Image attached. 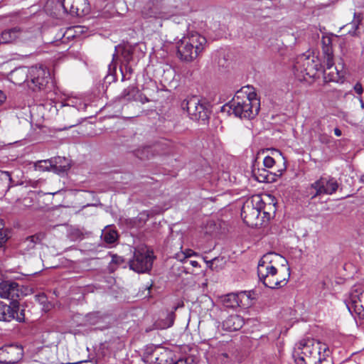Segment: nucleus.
I'll list each match as a JSON object with an SVG mask.
<instances>
[{
  "label": "nucleus",
  "instance_id": "1",
  "mask_svg": "<svg viewBox=\"0 0 364 364\" xmlns=\"http://www.w3.org/2000/svg\"><path fill=\"white\" fill-rule=\"evenodd\" d=\"M245 88L238 90L226 106H229L236 117L251 119L259 113V100L257 98V94L254 91L247 92Z\"/></svg>",
  "mask_w": 364,
  "mask_h": 364
},
{
  "label": "nucleus",
  "instance_id": "2",
  "mask_svg": "<svg viewBox=\"0 0 364 364\" xmlns=\"http://www.w3.org/2000/svg\"><path fill=\"white\" fill-rule=\"evenodd\" d=\"M329 351L325 343L313 338L301 340L298 343L297 350L293 353L296 364H316L321 357V353Z\"/></svg>",
  "mask_w": 364,
  "mask_h": 364
},
{
  "label": "nucleus",
  "instance_id": "3",
  "mask_svg": "<svg viewBox=\"0 0 364 364\" xmlns=\"http://www.w3.org/2000/svg\"><path fill=\"white\" fill-rule=\"evenodd\" d=\"M206 38L198 33L183 37L177 43V56L184 62H192L205 49Z\"/></svg>",
  "mask_w": 364,
  "mask_h": 364
},
{
  "label": "nucleus",
  "instance_id": "4",
  "mask_svg": "<svg viewBox=\"0 0 364 364\" xmlns=\"http://www.w3.org/2000/svg\"><path fill=\"white\" fill-rule=\"evenodd\" d=\"M181 108L186 110L191 119L202 124L209 123L211 114V105L209 102L200 100L198 96L187 97L181 102Z\"/></svg>",
  "mask_w": 364,
  "mask_h": 364
},
{
  "label": "nucleus",
  "instance_id": "5",
  "mask_svg": "<svg viewBox=\"0 0 364 364\" xmlns=\"http://www.w3.org/2000/svg\"><path fill=\"white\" fill-rule=\"evenodd\" d=\"M345 303L350 313L354 315L357 324L364 329V285H354Z\"/></svg>",
  "mask_w": 364,
  "mask_h": 364
},
{
  "label": "nucleus",
  "instance_id": "6",
  "mask_svg": "<svg viewBox=\"0 0 364 364\" xmlns=\"http://www.w3.org/2000/svg\"><path fill=\"white\" fill-rule=\"evenodd\" d=\"M262 197L255 195L247 199L241 210V217L245 224L249 227L260 226L264 222L261 216Z\"/></svg>",
  "mask_w": 364,
  "mask_h": 364
},
{
  "label": "nucleus",
  "instance_id": "7",
  "mask_svg": "<svg viewBox=\"0 0 364 364\" xmlns=\"http://www.w3.org/2000/svg\"><path fill=\"white\" fill-rule=\"evenodd\" d=\"M26 306L19 301H9V304L0 300V321L9 323L26 322Z\"/></svg>",
  "mask_w": 364,
  "mask_h": 364
},
{
  "label": "nucleus",
  "instance_id": "8",
  "mask_svg": "<svg viewBox=\"0 0 364 364\" xmlns=\"http://www.w3.org/2000/svg\"><path fill=\"white\" fill-rule=\"evenodd\" d=\"M279 255L273 252L264 255L259 261L257 266V275L259 281L270 289H274L276 267L272 264V257Z\"/></svg>",
  "mask_w": 364,
  "mask_h": 364
},
{
  "label": "nucleus",
  "instance_id": "9",
  "mask_svg": "<svg viewBox=\"0 0 364 364\" xmlns=\"http://www.w3.org/2000/svg\"><path fill=\"white\" fill-rule=\"evenodd\" d=\"M155 257L154 252L146 247L135 249L133 258L129 259L128 264L131 269L137 273H144L152 268Z\"/></svg>",
  "mask_w": 364,
  "mask_h": 364
},
{
  "label": "nucleus",
  "instance_id": "10",
  "mask_svg": "<svg viewBox=\"0 0 364 364\" xmlns=\"http://www.w3.org/2000/svg\"><path fill=\"white\" fill-rule=\"evenodd\" d=\"M28 86L33 91L45 90L52 83L49 70L43 65L30 68Z\"/></svg>",
  "mask_w": 364,
  "mask_h": 364
},
{
  "label": "nucleus",
  "instance_id": "11",
  "mask_svg": "<svg viewBox=\"0 0 364 364\" xmlns=\"http://www.w3.org/2000/svg\"><path fill=\"white\" fill-rule=\"evenodd\" d=\"M295 69L300 72L305 80L308 78H316L322 65L318 58L314 56H301L294 65Z\"/></svg>",
  "mask_w": 364,
  "mask_h": 364
},
{
  "label": "nucleus",
  "instance_id": "12",
  "mask_svg": "<svg viewBox=\"0 0 364 364\" xmlns=\"http://www.w3.org/2000/svg\"><path fill=\"white\" fill-rule=\"evenodd\" d=\"M339 183L336 179L332 176H321L314 183L310 186V189L315 192L311 193V199L322 195H332L338 189Z\"/></svg>",
  "mask_w": 364,
  "mask_h": 364
},
{
  "label": "nucleus",
  "instance_id": "13",
  "mask_svg": "<svg viewBox=\"0 0 364 364\" xmlns=\"http://www.w3.org/2000/svg\"><path fill=\"white\" fill-rule=\"evenodd\" d=\"M173 355V350L157 346L146 353L144 360L146 364H171Z\"/></svg>",
  "mask_w": 364,
  "mask_h": 364
},
{
  "label": "nucleus",
  "instance_id": "14",
  "mask_svg": "<svg viewBox=\"0 0 364 364\" xmlns=\"http://www.w3.org/2000/svg\"><path fill=\"white\" fill-rule=\"evenodd\" d=\"M23 355L21 346L16 345L4 346L0 348V363L3 364H15L20 361Z\"/></svg>",
  "mask_w": 364,
  "mask_h": 364
},
{
  "label": "nucleus",
  "instance_id": "15",
  "mask_svg": "<svg viewBox=\"0 0 364 364\" xmlns=\"http://www.w3.org/2000/svg\"><path fill=\"white\" fill-rule=\"evenodd\" d=\"M44 232H38L33 235L26 237L18 243V251L22 255H29L36 249V246L41 244L46 238Z\"/></svg>",
  "mask_w": 364,
  "mask_h": 364
},
{
  "label": "nucleus",
  "instance_id": "16",
  "mask_svg": "<svg viewBox=\"0 0 364 364\" xmlns=\"http://www.w3.org/2000/svg\"><path fill=\"white\" fill-rule=\"evenodd\" d=\"M22 291L17 282L2 281L0 282V297L9 299L10 301H18Z\"/></svg>",
  "mask_w": 364,
  "mask_h": 364
},
{
  "label": "nucleus",
  "instance_id": "17",
  "mask_svg": "<svg viewBox=\"0 0 364 364\" xmlns=\"http://www.w3.org/2000/svg\"><path fill=\"white\" fill-rule=\"evenodd\" d=\"M63 160V158L60 156H58L54 159V161L52 160H44L40 161L35 164V169L40 171H45L49 170V167L53 168L56 172H65L69 168V164L66 165H58L60 164ZM63 160L65 161V159L63 158Z\"/></svg>",
  "mask_w": 364,
  "mask_h": 364
},
{
  "label": "nucleus",
  "instance_id": "18",
  "mask_svg": "<svg viewBox=\"0 0 364 364\" xmlns=\"http://www.w3.org/2000/svg\"><path fill=\"white\" fill-rule=\"evenodd\" d=\"M279 173H272L267 171L266 168H256L255 165H253L252 174L256 181L259 183H272L277 180L278 176L282 175V172L279 171Z\"/></svg>",
  "mask_w": 364,
  "mask_h": 364
},
{
  "label": "nucleus",
  "instance_id": "19",
  "mask_svg": "<svg viewBox=\"0 0 364 364\" xmlns=\"http://www.w3.org/2000/svg\"><path fill=\"white\" fill-rule=\"evenodd\" d=\"M326 68L323 70V79L326 82L342 81L344 75L342 70H339L337 66L334 65L333 61L331 64L324 63Z\"/></svg>",
  "mask_w": 364,
  "mask_h": 364
},
{
  "label": "nucleus",
  "instance_id": "20",
  "mask_svg": "<svg viewBox=\"0 0 364 364\" xmlns=\"http://www.w3.org/2000/svg\"><path fill=\"white\" fill-rule=\"evenodd\" d=\"M141 16L145 19H150V18H168V16L166 14V13L161 11L159 10V9L154 5L153 4H151L150 2L147 3L142 9L141 11Z\"/></svg>",
  "mask_w": 364,
  "mask_h": 364
},
{
  "label": "nucleus",
  "instance_id": "21",
  "mask_svg": "<svg viewBox=\"0 0 364 364\" xmlns=\"http://www.w3.org/2000/svg\"><path fill=\"white\" fill-rule=\"evenodd\" d=\"M244 323V319L242 316L234 314L229 316L223 321L222 328L227 331H236L240 330Z\"/></svg>",
  "mask_w": 364,
  "mask_h": 364
},
{
  "label": "nucleus",
  "instance_id": "22",
  "mask_svg": "<svg viewBox=\"0 0 364 364\" xmlns=\"http://www.w3.org/2000/svg\"><path fill=\"white\" fill-rule=\"evenodd\" d=\"M218 348L216 358L225 363L229 360L230 354H233L234 343L232 341L219 342Z\"/></svg>",
  "mask_w": 364,
  "mask_h": 364
},
{
  "label": "nucleus",
  "instance_id": "23",
  "mask_svg": "<svg viewBox=\"0 0 364 364\" xmlns=\"http://www.w3.org/2000/svg\"><path fill=\"white\" fill-rule=\"evenodd\" d=\"M82 1V0H62L59 2V4L65 13L70 14L71 16H80L82 10H80L79 4Z\"/></svg>",
  "mask_w": 364,
  "mask_h": 364
},
{
  "label": "nucleus",
  "instance_id": "24",
  "mask_svg": "<svg viewBox=\"0 0 364 364\" xmlns=\"http://www.w3.org/2000/svg\"><path fill=\"white\" fill-rule=\"evenodd\" d=\"M30 73V68H19L13 70L10 73L11 80L16 85H22L23 83L28 82V75Z\"/></svg>",
  "mask_w": 364,
  "mask_h": 364
},
{
  "label": "nucleus",
  "instance_id": "25",
  "mask_svg": "<svg viewBox=\"0 0 364 364\" xmlns=\"http://www.w3.org/2000/svg\"><path fill=\"white\" fill-rule=\"evenodd\" d=\"M22 29L18 26L5 29L0 35L1 43H11L15 41L21 34Z\"/></svg>",
  "mask_w": 364,
  "mask_h": 364
},
{
  "label": "nucleus",
  "instance_id": "26",
  "mask_svg": "<svg viewBox=\"0 0 364 364\" xmlns=\"http://www.w3.org/2000/svg\"><path fill=\"white\" fill-rule=\"evenodd\" d=\"M268 198L271 199L272 203H266V202L262 198L261 213L263 214V219L267 221L269 220L275 215L277 208L276 203L274 201V198H271L270 196H268Z\"/></svg>",
  "mask_w": 364,
  "mask_h": 364
},
{
  "label": "nucleus",
  "instance_id": "27",
  "mask_svg": "<svg viewBox=\"0 0 364 364\" xmlns=\"http://www.w3.org/2000/svg\"><path fill=\"white\" fill-rule=\"evenodd\" d=\"M220 301L225 309H235L240 306L238 295L234 293L228 294L220 297Z\"/></svg>",
  "mask_w": 364,
  "mask_h": 364
},
{
  "label": "nucleus",
  "instance_id": "28",
  "mask_svg": "<svg viewBox=\"0 0 364 364\" xmlns=\"http://www.w3.org/2000/svg\"><path fill=\"white\" fill-rule=\"evenodd\" d=\"M290 277V269L287 268L286 272L282 274L281 270H279L276 268V274L274 277V289H279L281 287H284L289 279Z\"/></svg>",
  "mask_w": 364,
  "mask_h": 364
},
{
  "label": "nucleus",
  "instance_id": "29",
  "mask_svg": "<svg viewBox=\"0 0 364 364\" xmlns=\"http://www.w3.org/2000/svg\"><path fill=\"white\" fill-rule=\"evenodd\" d=\"M158 150L151 146H144L133 151L134 155L141 160H149L155 155Z\"/></svg>",
  "mask_w": 364,
  "mask_h": 364
},
{
  "label": "nucleus",
  "instance_id": "30",
  "mask_svg": "<svg viewBox=\"0 0 364 364\" xmlns=\"http://www.w3.org/2000/svg\"><path fill=\"white\" fill-rule=\"evenodd\" d=\"M323 63L331 64L333 61V48L331 44V39H327V43L324 40L323 41Z\"/></svg>",
  "mask_w": 364,
  "mask_h": 364
},
{
  "label": "nucleus",
  "instance_id": "31",
  "mask_svg": "<svg viewBox=\"0 0 364 364\" xmlns=\"http://www.w3.org/2000/svg\"><path fill=\"white\" fill-rule=\"evenodd\" d=\"M84 321L85 325L94 326L103 321V316L100 311L90 312L85 316Z\"/></svg>",
  "mask_w": 364,
  "mask_h": 364
},
{
  "label": "nucleus",
  "instance_id": "32",
  "mask_svg": "<svg viewBox=\"0 0 364 364\" xmlns=\"http://www.w3.org/2000/svg\"><path fill=\"white\" fill-rule=\"evenodd\" d=\"M363 14L360 12H355L353 15V19L350 23L351 26V30L349 31V33L352 36H356L357 31L359 28V26L360 25L363 21Z\"/></svg>",
  "mask_w": 364,
  "mask_h": 364
},
{
  "label": "nucleus",
  "instance_id": "33",
  "mask_svg": "<svg viewBox=\"0 0 364 364\" xmlns=\"http://www.w3.org/2000/svg\"><path fill=\"white\" fill-rule=\"evenodd\" d=\"M117 232L111 228H106L102 231V237L107 244H113L117 239Z\"/></svg>",
  "mask_w": 364,
  "mask_h": 364
},
{
  "label": "nucleus",
  "instance_id": "34",
  "mask_svg": "<svg viewBox=\"0 0 364 364\" xmlns=\"http://www.w3.org/2000/svg\"><path fill=\"white\" fill-rule=\"evenodd\" d=\"M117 58L118 56L117 52L115 51L112 55V60L108 66V74L105 77L106 79L111 80V81L113 82L116 80V71L117 67L116 59H117Z\"/></svg>",
  "mask_w": 364,
  "mask_h": 364
},
{
  "label": "nucleus",
  "instance_id": "35",
  "mask_svg": "<svg viewBox=\"0 0 364 364\" xmlns=\"http://www.w3.org/2000/svg\"><path fill=\"white\" fill-rule=\"evenodd\" d=\"M139 90L136 87L129 86L123 90L120 97L127 101L136 100V96Z\"/></svg>",
  "mask_w": 364,
  "mask_h": 364
},
{
  "label": "nucleus",
  "instance_id": "36",
  "mask_svg": "<svg viewBox=\"0 0 364 364\" xmlns=\"http://www.w3.org/2000/svg\"><path fill=\"white\" fill-rule=\"evenodd\" d=\"M176 309H177V306H174L173 310L167 314V316L166 317L165 324L163 326V328H169L173 325V323H174V321L176 318L175 311Z\"/></svg>",
  "mask_w": 364,
  "mask_h": 364
},
{
  "label": "nucleus",
  "instance_id": "37",
  "mask_svg": "<svg viewBox=\"0 0 364 364\" xmlns=\"http://www.w3.org/2000/svg\"><path fill=\"white\" fill-rule=\"evenodd\" d=\"M320 131L318 132V138L321 143L328 144L331 142V136L326 133L323 132L322 129H319Z\"/></svg>",
  "mask_w": 364,
  "mask_h": 364
},
{
  "label": "nucleus",
  "instance_id": "38",
  "mask_svg": "<svg viewBox=\"0 0 364 364\" xmlns=\"http://www.w3.org/2000/svg\"><path fill=\"white\" fill-rule=\"evenodd\" d=\"M125 263H126L125 260L122 257L119 256L117 255H113L112 257V261L109 264V267L112 268L113 264H115L117 266H120Z\"/></svg>",
  "mask_w": 364,
  "mask_h": 364
},
{
  "label": "nucleus",
  "instance_id": "39",
  "mask_svg": "<svg viewBox=\"0 0 364 364\" xmlns=\"http://www.w3.org/2000/svg\"><path fill=\"white\" fill-rule=\"evenodd\" d=\"M193 362V358L191 357L181 358L176 360L173 359L171 364H191Z\"/></svg>",
  "mask_w": 364,
  "mask_h": 364
},
{
  "label": "nucleus",
  "instance_id": "40",
  "mask_svg": "<svg viewBox=\"0 0 364 364\" xmlns=\"http://www.w3.org/2000/svg\"><path fill=\"white\" fill-rule=\"evenodd\" d=\"M9 237L6 230H0V247H2L8 241Z\"/></svg>",
  "mask_w": 364,
  "mask_h": 364
},
{
  "label": "nucleus",
  "instance_id": "41",
  "mask_svg": "<svg viewBox=\"0 0 364 364\" xmlns=\"http://www.w3.org/2000/svg\"><path fill=\"white\" fill-rule=\"evenodd\" d=\"M263 164L266 168H269L273 167L274 164H275V161L272 157L267 156L264 159Z\"/></svg>",
  "mask_w": 364,
  "mask_h": 364
},
{
  "label": "nucleus",
  "instance_id": "42",
  "mask_svg": "<svg viewBox=\"0 0 364 364\" xmlns=\"http://www.w3.org/2000/svg\"><path fill=\"white\" fill-rule=\"evenodd\" d=\"M353 90L356 94L360 95V97L361 96V95L363 92V88L362 84L359 82L355 83V85L353 87Z\"/></svg>",
  "mask_w": 364,
  "mask_h": 364
},
{
  "label": "nucleus",
  "instance_id": "43",
  "mask_svg": "<svg viewBox=\"0 0 364 364\" xmlns=\"http://www.w3.org/2000/svg\"><path fill=\"white\" fill-rule=\"evenodd\" d=\"M316 364H333V362L331 358H319Z\"/></svg>",
  "mask_w": 364,
  "mask_h": 364
},
{
  "label": "nucleus",
  "instance_id": "44",
  "mask_svg": "<svg viewBox=\"0 0 364 364\" xmlns=\"http://www.w3.org/2000/svg\"><path fill=\"white\" fill-rule=\"evenodd\" d=\"M21 21V18L17 15H14V16H10L9 18H6V22H10V23H18Z\"/></svg>",
  "mask_w": 364,
  "mask_h": 364
},
{
  "label": "nucleus",
  "instance_id": "45",
  "mask_svg": "<svg viewBox=\"0 0 364 364\" xmlns=\"http://www.w3.org/2000/svg\"><path fill=\"white\" fill-rule=\"evenodd\" d=\"M219 261V258L218 257H215L213 258V259L210 260V261H208L207 262V264L208 265V267L211 269H216L217 267H215L214 265Z\"/></svg>",
  "mask_w": 364,
  "mask_h": 364
},
{
  "label": "nucleus",
  "instance_id": "46",
  "mask_svg": "<svg viewBox=\"0 0 364 364\" xmlns=\"http://www.w3.org/2000/svg\"><path fill=\"white\" fill-rule=\"evenodd\" d=\"M195 252L191 250H187L185 252H183V259H180V260L183 261V259H186L190 257L192 255H194Z\"/></svg>",
  "mask_w": 364,
  "mask_h": 364
},
{
  "label": "nucleus",
  "instance_id": "47",
  "mask_svg": "<svg viewBox=\"0 0 364 364\" xmlns=\"http://www.w3.org/2000/svg\"><path fill=\"white\" fill-rule=\"evenodd\" d=\"M139 101L142 103V104H144L146 102H149V99L144 95H139Z\"/></svg>",
  "mask_w": 364,
  "mask_h": 364
},
{
  "label": "nucleus",
  "instance_id": "48",
  "mask_svg": "<svg viewBox=\"0 0 364 364\" xmlns=\"http://www.w3.org/2000/svg\"><path fill=\"white\" fill-rule=\"evenodd\" d=\"M6 100V96L1 90H0V105H1Z\"/></svg>",
  "mask_w": 364,
  "mask_h": 364
},
{
  "label": "nucleus",
  "instance_id": "49",
  "mask_svg": "<svg viewBox=\"0 0 364 364\" xmlns=\"http://www.w3.org/2000/svg\"><path fill=\"white\" fill-rule=\"evenodd\" d=\"M334 134L337 136H341L342 134V132H341V130L338 128H335L334 129Z\"/></svg>",
  "mask_w": 364,
  "mask_h": 364
},
{
  "label": "nucleus",
  "instance_id": "50",
  "mask_svg": "<svg viewBox=\"0 0 364 364\" xmlns=\"http://www.w3.org/2000/svg\"><path fill=\"white\" fill-rule=\"evenodd\" d=\"M190 264L194 267H199V264L197 261H195V260H191L190 261Z\"/></svg>",
  "mask_w": 364,
  "mask_h": 364
},
{
  "label": "nucleus",
  "instance_id": "51",
  "mask_svg": "<svg viewBox=\"0 0 364 364\" xmlns=\"http://www.w3.org/2000/svg\"><path fill=\"white\" fill-rule=\"evenodd\" d=\"M127 72H129L130 74L132 73V68L131 67H126Z\"/></svg>",
  "mask_w": 364,
  "mask_h": 364
},
{
  "label": "nucleus",
  "instance_id": "52",
  "mask_svg": "<svg viewBox=\"0 0 364 364\" xmlns=\"http://www.w3.org/2000/svg\"><path fill=\"white\" fill-rule=\"evenodd\" d=\"M6 173L7 176L9 177V180H11V176H10V174L9 173V172H6Z\"/></svg>",
  "mask_w": 364,
  "mask_h": 364
},
{
  "label": "nucleus",
  "instance_id": "53",
  "mask_svg": "<svg viewBox=\"0 0 364 364\" xmlns=\"http://www.w3.org/2000/svg\"><path fill=\"white\" fill-rule=\"evenodd\" d=\"M361 181L364 183V174L361 176Z\"/></svg>",
  "mask_w": 364,
  "mask_h": 364
},
{
  "label": "nucleus",
  "instance_id": "54",
  "mask_svg": "<svg viewBox=\"0 0 364 364\" xmlns=\"http://www.w3.org/2000/svg\"><path fill=\"white\" fill-rule=\"evenodd\" d=\"M122 80H124V75L122 71Z\"/></svg>",
  "mask_w": 364,
  "mask_h": 364
},
{
  "label": "nucleus",
  "instance_id": "55",
  "mask_svg": "<svg viewBox=\"0 0 364 364\" xmlns=\"http://www.w3.org/2000/svg\"><path fill=\"white\" fill-rule=\"evenodd\" d=\"M85 363H88L89 364H94L92 361H89V362H85Z\"/></svg>",
  "mask_w": 364,
  "mask_h": 364
},
{
  "label": "nucleus",
  "instance_id": "56",
  "mask_svg": "<svg viewBox=\"0 0 364 364\" xmlns=\"http://www.w3.org/2000/svg\"><path fill=\"white\" fill-rule=\"evenodd\" d=\"M62 364H73V363H62Z\"/></svg>",
  "mask_w": 364,
  "mask_h": 364
}]
</instances>
